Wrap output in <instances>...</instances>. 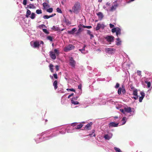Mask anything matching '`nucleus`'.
Here are the masks:
<instances>
[{
	"instance_id": "nucleus-1",
	"label": "nucleus",
	"mask_w": 152,
	"mask_h": 152,
	"mask_svg": "<svg viewBox=\"0 0 152 152\" xmlns=\"http://www.w3.org/2000/svg\"><path fill=\"white\" fill-rule=\"evenodd\" d=\"M59 51L58 49H55L54 52L50 51L49 52V56L53 60H55L56 58V56H58L59 54Z\"/></svg>"
},
{
	"instance_id": "nucleus-2",
	"label": "nucleus",
	"mask_w": 152,
	"mask_h": 152,
	"mask_svg": "<svg viewBox=\"0 0 152 152\" xmlns=\"http://www.w3.org/2000/svg\"><path fill=\"white\" fill-rule=\"evenodd\" d=\"M73 12L77 14L80 10V3L78 2H76L72 8Z\"/></svg>"
},
{
	"instance_id": "nucleus-3",
	"label": "nucleus",
	"mask_w": 152,
	"mask_h": 152,
	"mask_svg": "<svg viewBox=\"0 0 152 152\" xmlns=\"http://www.w3.org/2000/svg\"><path fill=\"white\" fill-rule=\"evenodd\" d=\"M75 48V46L71 44H69L68 46L65 47L64 49V51L65 52H68L69 50L74 49Z\"/></svg>"
},
{
	"instance_id": "nucleus-4",
	"label": "nucleus",
	"mask_w": 152,
	"mask_h": 152,
	"mask_svg": "<svg viewBox=\"0 0 152 152\" xmlns=\"http://www.w3.org/2000/svg\"><path fill=\"white\" fill-rule=\"evenodd\" d=\"M104 38L108 42H113L114 41V37L112 36H107Z\"/></svg>"
},
{
	"instance_id": "nucleus-5",
	"label": "nucleus",
	"mask_w": 152,
	"mask_h": 152,
	"mask_svg": "<svg viewBox=\"0 0 152 152\" xmlns=\"http://www.w3.org/2000/svg\"><path fill=\"white\" fill-rule=\"evenodd\" d=\"M69 62L70 65L72 67H74L75 66L76 62L72 57H69Z\"/></svg>"
},
{
	"instance_id": "nucleus-6",
	"label": "nucleus",
	"mask_w": 152,
	"mask_h": 152,
	"mask_svg": "<svg viewBox=\"0 0 152 152\" xmlns=\"http://www.w3.org/2000/svg\"><path fill=\"white\" fill-rule=\"evenodd\" d=\"M121 91L123 94H124L126 93V91L124 86H122L121 88L120 87L119 88L118 91V94L119 95L121 94Z\"/></svg>"
},
{
	"instance_id": "nucleus-7",
	"label": "nucleus",
	"mask_w": 152,
	"mask_h": 152,
	"mask_svg": "<svg viewBox=\"0 0 152 152\" xmlns=\"http://www.w3.org/2000/svg\"><path fill=\"white\" fill-rule=\"evenodd\" d=\"M92 124L93 123L91 122L88 123L84 127V129H86L87 130H89L91 129V126L92 125Z\"/></svg>"
},
{
	"instance_id": "nucleus-8",
	"label": "nucleus",
	"mask_w": 152,
	"mask_h": 152,
	"mask_svg": "<svg viewBox=\"0 0 152 152\" xmlns=\"http://www.w3.org/2000/svg\"><path fill=\"white\" fill-rule=\"evenodd\" d=\"M34 45L33 47L34 48H39L40 46L39 42V41H36L33 42Z\"/></svg>"
},
{
	"instance_id": "nucleus-9",
	"label": "nucleus",
	"mask_w": 152,
	"mask_h": 152,
	"mask_svg": "<svg viewBox=\"0 0 152 152\" xmlns=\"http://www.w3.org/2000/svg\"><path fill=\"white\" fill-rule=\"evenodd\" d=\"M104 26L103 24H101L100 23H98L96 28V31L98 30L101 28H104Z\"/></svg>"
},
{
	"instance_id": "nucleus-10",
	"label": "nucleus",
	"mask_w": 152,
	"mask_h": 152,
	"mask_svg": "<svg viewBox=\"0 0 152 152\" xmlns=\"http://www.w3.org/2000/svg\"><path fill=\"white\" fill-rule=\"evenodd\" d=\"M118 123H116L114 122H111L110 123L109 125V127H116L118 126Z\"/></svg>"
},
{
	"instance_id": "nucleus-11",
	"label": "nucleus",
	"mask_w": 152,
	"mask_h": 152,
	"mask_svg": "<svg viewBox=\"0 0 152 152\" xmlns=\"http://www.w3.org/2000/svg\"><path fill=\"white\" fill-rule=\"evenodd\" d=\"M140 94L141 96L139 97V101L140 102H142V100L145 96V94L142 92H141Z\"/></svg>"
},
{
	"instance_id": "nucleus-12",
	"label": "nucleus",
	"mask_w": 152,
	"mask_h": 152,
	"mask_svg": "<svg viewBox=\"0 0 152 152\" xmlns=\"http://www.w3.org/2000/svg\"><path fill=\"white\" fill-rule=\"evenodd\" d=\"M97 15L98 16L99 19L100 20H102L104 17V15L102 12H99L97 13Z\"/></svg>"
},
{
	"instance_id": "nucleus-13",
	"label": "nucleus",
	"mask_w": 152,
	"mask_h": 152,
	"mask_svg": "<svg viewBox=\"0 0 152 152\" xmlns=\"http://www.w3.org/2000/svg\"><path fill=\"white\" fill-rule=\"evenodd\" d=\"M124 110L125 112L128 113H130L132 112L131 108L130 107H125Z\"/></svg>"
},
{
	"instance_id": "nucleus-14",
	"label": "nucleus",
	"mask_w": 152,
	"mask_h": 152,
	"mask_svg": "<svg viewBox=\"0 0 152 152\" xmlns=\"http://www.w3.org/2000/svg\"><path fill=\"white\" fill-rule=\"evenodd\" d=\"M105 50L107 53H109L111 51L115 52V49L110 48H107L105 49Z\"/></svg>"
},
{
	"instance_id": "nucleus-15",
	"label": "nucleus",
	"mask_w": 152,
	"mask_h": 152,
	"mask_svg": "<svg viewBox=\"0 0 152 152\" xmlns=\"http://www.w3.org/2000/svg\"><path fill=\"white\" fill-rule=\"evenodd\" d=\"M82 25L81 24L79 25L78 26L79 29L77 32L76 33L77 34H79L82 31Z\"/></svg>"
},
{
	"instance_id": "nucleus-16",
	"label": "nucleus",
	"mask_w": 152,
	"mask_h": 152,
	"mask_svg": "<svg viewBox=\"0 0 152 152\" xmlns=\"http://www.w3.org/2000/svg\"><path fill=\"white\" fill-rule=\"evenodd\" d=\"M57 85V81L56 80L53 83V85L54 86V88L55 90L56 89L58 88Z\"/></svg>"
},
{
	"instance_id": "nucleus-17",
	"label": "nucleus",
	"mask_w": 152,
	"mask_h": 152,
	"mask_svg": "<svg viewBox=\"0 0 152 152\" xmlns=\"http://www.w3.org/2000/svg\"><path fill=\"white\" fill-rule=\"evenodd\" d=\"M117 31L116 32V35L117 37H118V35H120L121 34V29L118 27H117Z\"/></svg>"
},
{
	"instance_id": "nucleus-18",
	"label": "nucleus",
	"mask_w": 152,
	"mask_h": 152,
	"mask_svg": "<svg viewBox=\"0 0 152 152\" xmlns=\"http://www.w3.org/2000/svg\"><path fill=\"white\" fill-rule=\"evenodd\" d=\"M76 29L75 28H73L71 30L68 31L67 32L69 34H73L76 31Z\"/></svg>"
},
{
	"instance_id": "nucleus-19",
	"label": "nucleus",
	"mask_w": 152,
	"mask_h": 152,
	"mask_svg": "<svg viewBox=\"0 0 152 152\" xmlns=\"http://www.w3.org/2000/svg\"><path fill=\"white\" fill-rule=\"evenodd\" d=\"M31 14V11L28 10H27V11L26 12V18H27L29 17V15H30Z\"/></svg>"
},
{
	"instance_id": "nucleus-20",
	"label": "nucleus",
	"mask_w": 152,
	"mask_h": 152,
	"mask_svg": "<svg viewBox=\"0 0 152 152\" xmlns=\"http://www.w3.org/2000/svg\"><path fill=\"white\" fill-rule=\"evenodd\" d=\"M95 130H93L92 131V134H89V135H88L87 136H89L91 137H95Z\"/></svg>"
},
{
	"instance_id": "nucleus-21",
	"label": "nucleus",
	"mask_w": 152,
	"mask_h": 152,
	"mask_svg": "<svg viewBox=\"0 0 152 152\" xmlns=\"http://www.w3.org/2000/svg\"><path fill=\"white\" fill-rule=\"evenodd\" d=\"M71 102L72 104L75 105L78 104L79 103L77 101H75L73 99H72L71 100Z\"/></svg>"
},
{
	"instance_id": "nucleus-22",
	"label": "nucleus",
	"mask_w": 152,
	"mask_h": 152,
	"mask_svg": "<svg viewBox=\"0 0 152 152\" xmlns=\"http://www.w3.org/2000/svg\"><path fill=\"white\" fill-rule=\"evenodd\" d=\"M117 6L118 5L117 4H115L114 6H112L110 8V10L111 11H113L115 10Z\"/></svg>"
},
{
	"instance_id": "nucleus-23",
	"label": "nucleus",
	"mask_w": 152,
	"mask_h": 152,
	"mask_svg": "<svg viewBox=\"0 0 152 152\" xmlns=\"http://www.w3.org/2000/svg\"><path fill=\"white\" fill-rule=\"evenodd\" d=\"M42 5H43V7L44 8H46V7H50V6L47 3H45V2L43 3L42 4Z\"/></svg>"
},
{
	"instance_id": "nucleus-24",
	"label": "nucleus",
	"mask_w": 152,
	"mask_h": 152,
	"mask_svg": "<svg viewBox=\"0 0 152 152\" xmlns=\"http://www.w3.org/2000/svg\"><path fill=\"white\" fill-rule=\"evenodd\" d=\"M53 65L51 64H50L49 66L50 70L52 72H53Z\"/></svg>"
},
{
	"instance_id": "nucleus-25",
	"label": "nucleus",
	"mask_w": 152,
	"mask_h": 152,
	"mask_svg": "<svg viewBox=\"0 0 152 152\" xmlns=\"http://www.w3.org/2000/svg\"><path fill=\"white\" fill-rule=\"evenodd\" d=\"M116 39L118 41V42H116V45H121V41L120 40V39L118 38H117Z\"/></svg>"
},
{
	"instance_id": "nucleus-26",
	"label": "nucleus",
	"mask_w": 152,
	"mask_h": 152,
	"mask_svg": "<svg viewBox=\"0 0 152 152\" xmlns=\"http://www.w3.org/2000/svg\"><path fill=\"white\" fill-rule=\"evenodd\" d=\"M104 138L107 140H109L111 138L110 136H109L108 134H106L104 136Z\"/></svg>"
},
{
	"instance_id": "nucleus-27",
	"label": "nucleus",
	"mask_w": 152,
	"mask_h": 152,
	"mask_svg": "<svg viewBox=\"0 0 152 152\" xmlns=\"http://www.w3.org/2000/svg\"><path fill=\"white\" fill-rule=\"evenodd\" d=\"M47 39L48 40H49L50 41H52L53 40V38L52 37L50 36H48L47 37Z\"/></svg>"
},
{
	"instance_id": "nucleus-28",
	"label": "nucleus",
	"mask_w": 152,
	"mask_h": 152,
	"mask_svg": "<svg viewBox=\"0 0 152 152\" xmlns=\"http://www.w3.org/2000/svg\"><path fill=\"white\" fill-rule=\"evenodd\" d=\"M133 94L135 96H138L137 91V89H134V90H133Z\"/></svg>"
},
{
	"instance_id": "nucleus-29",
	"label": "nucleus",
	"mask_w": 152,
	"mask_h": 152,
	"mask_svg": "<svg viewBox=\"0 0 152 152\" xmlns=\"http://www.w3.org/2000/svg\"><path fill=\"white\" fill-rule=\"evenodd\" d=\"M35 14L34 12H32L31 14V16H30V17L32 19H34L35 17Z\"/></svg>"
},
{
	"instance_id": "nucleus-30",
	"label": "nucleus",
	"mask_w": 152,
	"mask_h": 152,
	"mask_svg": "<svg viewBox=\"0 0 152 152\" xmlns=\"http://www.w3.org/2000/svg\"><path fill=\"white\" fill-rule=\"evenodd\" d=\"M83 125L81 124H80L77 125L76 127V129H80L82 128V127L83 126Z\"/></svg>"
},
{
	"instance_id": "nucleus-31",
	"label": "nucleus",
	"mask_w": 152,
	"mask_h": 152,
	"mask_svg": "<svg viewBox=\"0 0 152 152\" xmlns=\"http://www.w3.org/2000/svg\"><path fill=\"white\" fill-rule=\"evenodd\" d=\"M27 6L30 9L34 8H35L34 5L33 4H31L28 5Z\"/></svg>"
},
{
	"instance_id": "nucleus-32",
	"label": "nucleus",
	"mask_w": 152,
	"mask_h": 152,
	"mask_svg": "<svg viewBox=\"0 0 152 152\" xmlns=\"http://www.w3.org/2000/svg\"><path fill=\"white\" fill-rule=\"evenodd\" d=\"M145 83L147 85V86L148 88H150L151 86V83L150 82L145 81Z\"/></svg>"
},
{
	"instance_id": "nucleus-33",
	"label": "nucleus",
	"mask_w": 152,
	"mask_h": 152,
	"mask_svg": "<svg viewBox=\"0 0 152 152\" xmlns=\"http://www.w3.org/2000/svg\"><path fill=\"white\" fill-rule=\"evenodd\" d=\"M114 149L116 152H122L120 149L118 148L115 147L114 148Z\"/></svg>"
},
{
	"instance_id": "nucleus-34",
	"label": "nucleus",
	"mask_w": 152,
	"mask_h": 152,
	"mask_svg": "<svg viewBox=\"0 0 152 152\" xmlns=\"http://www.w3.org/2000/svg\"><path fill=\"white\" fill-rule=\"evenodd\" d=\"M47 12L49 13L52 12L53 11V9L52 8H50L47 10Z\"/></svg>"
},
{
	"instance_id": "nucleus-35",
	"label": "nucleus",
	"mask_w": 152,
	"mask_h": 152,
	"mask_svg": "<svg viewBox=\"0 0 152 152\" xmlns=\"http://www.w3.org/2000/svg\"><path fill=\"white\" fill-rule=\"evenodd\" d=\"M52 29L56 31H58L59 30V28L58 27L55 26H54L53 27Z\"/></svg>"
},
{
	"instance_id": "nucleus-36",
	"label": "nucleus",
	"mask_w": 152,
	"mask_h": 152,
	"mask_svg": "<svg viewBox=\"0 0 152 152\" xmlns=\"http://www.w3.org/2000/svg\"><path fill=\"white\" fill-rule=\"evenodd\" d=\"M36 13L38 14H41L42 13V11L41 10H36Z\"/></svg>"
},
{
	"instance_id": "nucleus-37",
	"label": "nucleus",
	"mask_w": 152,
	"mask_h": 152,
	"mask_svg": "<svg viewBox=\"0 0 152 152\" xmlns=\"http://www.w3.org/2000/svg\"><path fill=\"white\" fill-rule=\"evenodd\" d=\"M117 28H114L112 29L111 31L112 32L114 33V32H116L117 31Z\"/></svg>"
},
{
	"instance_id": "nucleus-38",
	"label": "nucleus",
	"mask_w": 152,
	"mask_h": 152,
	"mask_svg": "<svg viewBox=\"0 0 152 152\" xmlns=\"http://www.w3.org/2000/svg\"><path fill=\"white\" fill-rule=\"evenodd\" d=\"M42 30L45 33L47 34H49V32L46 29H42Z\"/></svg>"
},
{
	"instance_id": "nucleus-39",
	"label": "nucleus",
	"mask_w": 152,
	"mask_h": 152,
	"mask_svg": "<svg viewBox=\"0 0 152 152\" xmlns=\"http://www.w3.org/2000/svg\"><path fill=\"white\" fill-rule=\"evenodd\" d=\"M126 117H123L122 118V121H123L124 122L122 124V125H124V124H125V123H126Z\"/></svg>"
},
{
	"instance_id": "nucleus-40",
	"label": "nucleus",
	"mask_w": 152,
	"mask_h": 152,
	"mask_svg": "<svg viewBox=\"0 0 152 152\" xmlns=\"http://www.w3.org/2000/svg\"><path fill=\"white\" fill-rule=\"evenodd\" d=\"M43 18L45 19H48L50 18L49 15V16L48 15H45L43 16Z\"/></svg>"
},
{
	"instance_id": "nucleus-41",
	"label": "nucleus",
	"mask_w": 152,
	"mask_h": 152,
	"mask_svg": "<svg viewBox=\"0 0 152 152\" xmlns=\"http://www.w3.org/2000/svg\"><path fill=\"white\" fill-rule=\"evenodd\" d=\"M56 11L57 12L59 13H62V12L61 10L59 8H57L56 9Z\"/></svg>"
},
{
	"instance_id": "nucleus-42",
	"label": "nucleus",
	"mask_w": 152,
	"mask_h": 152,
	"mask_svg": "<svg viewBox=\"0 0 152 152\" xmlns=\"http://www.w3.org/2000/svg\"><path fill=\"white\" fill-rule=\"evenodd\" d=\"M137 73L138 75L141 76V72L140 70H137Z\"/></svg>"
},
{
	"instance_id": "nucleus-43",
	"label": "nucleus",
	"mask_w": 152,
	"mask_h": 152,
	"mask_svg": "<svg viewBox=\"0 0 152 152\" xmlns=\"http://www.w3.org/2000/svg\"><path fill=\"white\" fill-rule=\"evenodd\" d=\"M86 47V45H84L83 46V47L82 49H79V51H81V50H83L85 51V48Z\"/></svg>"
},
{
	"instance_id": "nucleus-44",
	"label": "nucleus",
	"mask_w": 152,
	"mask_h": 152,
	"mask_svg": "<svg viewBox=\"0 0 152 152\" xmlns=\"http://www.w3.org/2000/svg\"><path fill=\"white\" fill-rule=\"evenodd\" d=\"M53 76L56 79H57L58 78V76L56 73L53 74Z\"/></svg>"
},
{
	"instance_id": "nucleus-45",
	"label": "nucleus",
	"mask_w": 152,
	"mask_h": 152,
	"mask_svg": "<svg viewBox=\"0 0 152 152\" xmlns=\"http://www.w3.org/2000/svg\"><path fill=\"white\" fill-rule=\"evenodd\" d=\"M66 90L67 91L69 90L71 91H73V92H75V90L73 88H71V89L67 88L66 89Z\"/></svg>"
},
{
	"instance_id": "nucleus-46",
	"label": "nucleus",
	"mask_w": 152,
	"mask_h": 152,
	"mask_svg": "<svg viewBox=\"0 0 152 152\" xmlns=\"http://www.w3.org/2000/svg\"><path fill=\"white\" fill-rule=\"evenodd\" d=\"M27 0H23V4L24 5H26L27 4Z\"/></svg>"
},
{
	"instance_id": "nucleus-47",
	"label": "nucleus",
	"mask_w": 152,
	"mask_h": 152,
	"mask_svg": "<svg viewBox=\"0 0 152 152\" xmlns=\"http://www.w3.org/2000/svg\"><path fill=\"white\" fill-rule=\"evenodd\" d=\"M130 88L131 90H134V89H135V88L134 87V86L132 85H131L130 86Z\"/></svg>"
},
{
	"instance_id": "nucleus-48",
	"label": "nucleus",
	"mask_w": 152,
	"mask_h": 152,
	"mask_svg": "<svg viewBox=\"0 0 152 152\" xmlns=\"http://www.w3.org/2000/svg\"><path fill=\"white\" fill-rule=\"evenodd\" d=\"M110 27V28H112L114 27L115 26L114 25L112 24L111 23H110L109 24Z\"/></svg>"
},
{
	"instance_id": "nucleus-49",
	"label": "nucleus",
	"mask_w": 152,
	"mask_h": 152,
	"mask_svg": "<svg viewBox=\"0 0 152 152\" xmlns=\"http://www.w3.org/2000/svg\"><path fill=\"white\" fill-rule=\"evenodd\" d=\"M119 84L118 83H117L115 86V88H117L119 87Z\"/></svg>"
},
{
	"instance_id": "nucleus-50",
	"label": "nucleus",
	"mask_w": 152,
	"mask_h": 152,
	"mask_svg": "<svg viewBox=\"0 0 152 152\" xmlns=\"http://www.w3.org/2000/svg\"><path fill=\"white\" fill-rule=\"evenodd\" d=\"M59 66L58 65H56L55 66V67L56 69V71H58L59 69Z\"/></svg>"
},
{
	"instance_id": "nucleus-51",
	"label": "nucleus",
	"mask_w": 152,
	"mask_h": 152,
	"mask_svg": "<svg viewBox=\"0 0 152 152\" xmlns=\"http://www.w3.org/2000/svg\"><path fill=\"white\" fill-rule=\"evenodd\" d=\"M120 111L123 113L125 114V111H124V109H120Z\"/></svg>"
},
{
	"instance_id": "nucleus-52",
	"label": "nucleus",
	"mask_w": 152,
	"mask_h": 152,
	"mask_svg": "<svg viewBox=\"0 0 152 152\" xmlns=\"http://www.w3.org/2000/svg\"><path fill=\"white\" fill-rule=\"evenodd\" d=\"M87 33L88 34H89V35H91V32L89 30H87Z\"/></svg>"
},
{
	"instance_id": "nucleus-53",
	"label": "nucleus",
	"mask_w": 152,
	"mask_h": 152,
	"mask_svg": "<svg viewBox=\"0 0 152 152\" xmlns=\"http://www.w3.org/2000/svg\"><path fill=\"white\" fill-rule=\"evenodd\" d=\"M133 98H134L135 100H137L138 99V96H135V97H132Z\"/></svg>"
},
{
	"instance_id": "nucleus-54",
	"label": "nucleus",
	"mask_w": 152,
	"mask_h": 152,
	"mask_svg": "<svg viewBox=\"0 0 152 152\" xmlns=\"http://www.w3.org/2000/svg\"><path fill=\"white\" fill-rule=\"evenodd\" d=\"M81 88H82V85H81V84H80L78 86V88L80 89H81Z\"/></svg>"
},
{
	"instance_id": "nucleus-55",
	"label": "nucleus",
	"mask_w": 152,
	"mask_h": 152,
	"mask_svg": "<svg viewBox=\"0 0 152 152\" xmlns=\"http://www.w3.org/2000/svg\"><path fill=\"white\" fill-rule=\"evenodd\" d=\"M73 95H74L73 93L71 94H70L68 96V99L71 96H73Z\"/></svg>"
},
{
	"instance_id": "nucleus-56",
	"label": "nucleus",
	"mask_w": 152,
	"mask_h": 152,
	"mask_svg": "<svg viewBox=\"0 0 152 152\" xmlns=\"http://www.w3.org/2000/svg\"><path fill=\"white\" fill-rule=\"evenodd\" d=\"M55 15H56L55 13L53 14H52L51 15H49L50 18L53 17L54 16H55Z\"/></svg>"
},
{
	"instance_id": "nucleus-57",
	"label": "nucleus",
	"mask_w": 152,
	"mask_h": 152,
	"mask_svg": "<svg viewBox=\"0 0 152 152\" xmlns=\"http://www.w3.org/2000/svg\"><path fill=\"white\" fill-rule=\"evenodd\" d=\"M77 98H78V97L76 96V97L73 98L72 99H73L74 100H76L77 99Z\"/></svg>"
},
{
	"instance_id": "nucleus-58",
	"label": "nucleus",
	"mask_w": 152,
	"mask_h": 152,
	"mask_svg": "<svg viewBox=\"0 0 152 152\" xmlns=\"http://www.w3.org/2000/svg\"><path fill=\"white\" fill-rule=\"evenodd\" d=\"M86 27L87 28H92V27L91 26H86Z\"/></svg>"
},
{
	"instance_id": "nucleus-59",
	"label": "nucleus",
	"mask_w": 152,
	"mask_h": 152,
	"mask_svg": "<svg viewBox=\"0 0 152 152\" xmlns=\"http://www.w3.org/2000/svg\"><path fill=\"white\" fill-rule=\"evenodd\" d=\"M91 36V39L93 37H94V35L93 34H91V35H90Z\"/></svg>"
},
{
	"instance_id": "nucleus-60",
	"label": "nucleus",
	"mask_w": 152,
	"mask_h": 152,
	"mask_svg": "<svg viewBox=\"0 0 152 152\" xmlns=\"http://www.w3.org/2000/svg\"><path fill=\"white\" fill-rule=\"evenodd\" d=\"M44 44V43L43 41H41L40 44L43 45V44Z\"/></svg>"
},
{
	"instance_id": "nucleus-61",
	"label": "nucleus",
	"mask_w": 152,
	"mask_h": 152,
	"mask_svg": "<svg viewBox=\"0 0 152 152\" xmlns=\"http://www.w3.org/2000/svg\"><path fill=\"white\" fill-rule=\"evenodd\" d=\"M69 11L71 13H72L73 11V10H69Z\"/></svg>"
},
{
	"instance_id": "nucleus-62",
	"label": "nucleus",
	"mask_w": 152,
	"mask_h": 152,
	"mask_svg": "<svg viewBox=\"0 0 152 152\" xmlns=\"http://www.w3.org/2000/svg\"><path fill=\"white\" fill-rule=\"evenodd\" d=\"M82 27L84 28H86V26H85L84 25H82Z\"/></svg>"
},
{
	"instance_id": "nucleus-63",
	"label": "nucleus",
	"mask_w": 152,
	"mask_h": 152,
	"mask_svg": "<svg viewBox=\"0 0 152 152\" xmlns=\"http://www.w3.org/2000/svg\"><path fill=\"white\" fill-rule=\"evenodd\" d=\"M80 51L81 52V53H84V51H83V50H81V51Z\"/></svg>"
},
{
	"instance_id": "nucleus-64",
	"label": "nucleus",
	"mask_w": 152,
	"mask_h": 152,
	"mask_svg": "<svg viewBox=\"0 0 152 152\" xmlns=\"http://www.w3.org/2000/svg\"><path fill=\"white\" fill-rule=\"evenodd\" d=\"M114 118L115 119H117L118 118V116H115L114 117Z\"/></svg>"
}]
</instances>
